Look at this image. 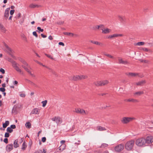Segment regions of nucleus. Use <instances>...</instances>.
<instances>
[{
    "label": "nucleus",
    "instance_id": "f257e3e1",
    "mask_svg": "<svg viewBox=\"0 0 153 153\" xmlns=\"http://www.w3.org/2000/svg\"><path fill=\"white\" fill-rule=\"evenodd\" d=\"M134 144V140H131L128 141L125 144V148L128 151H131L133 148Z\"/></svg>",
    "mask_w": 153,
    "mask_h": 153
},
{
    "label": "nucleus",
    "instance_id": "f03ea898",
    "mask_svg": "<svg viewBox=\"0 0 153 153\" xmlns=\"http://www.w3.org/2000/svg\"><path fill=\"white\" fill-rule=\"evenodd\" d=\"M136 145L139 146H144L146 145L145 139L143 137L137 139L136 141Z\"/></svg>",
    "mask_w": 153,
    "mask_h": 153
},
{
    "label": "nucleus",
    "instance_id": "7ed1b4c3",
    "mask_svg": "<svg viewBox=\"0 0 153 153\" xmlns=\"http://www.w3.org/2000/svg\"><path fill=\"white\" fill-rule=\"evenodd\" d=\"M124 149V145L121 143L117 145L114 147V150L117 152H120L122 151Z\"/></svg>",
    "mask_w": 153,
    "mask_h": 153
},
{
    "label": "nucleus",
    "instance_id": "20e7f679",
    "mask_svg": "<svg viewBox=\"0 0 153 153\" xmlns=\"http://www.w3.org/2000/svg\"><path fill=\"white\" fill-rule=\"evenodd\" d=\"M108 82L107 80L98 81L94 83L95 85L97 86H103L108 84Z\"/></svg>",
    "mask_w": 153,
    "mask_h": 153
},
{
    "label": "nucleus",
    "instance_id": "39448f33",
    "mask_svg": "<svg viewBox=\"0 0 153 153\" xmlns=\"http://www.w3.org/2000/svg\"><path fill=\"white\" fill-rule=\"evenodd\" d=\"M134 119V118L132 117H123L121 120V122L123 123L126 124Z\"/></svg>",
    "mask_w": 153,
    "mask_h": 153
},
{
    "label": "nucleus",
    "instance_id": "423d86ee",
    "mask_svg": "<svg viewBox=\"0 0 153 153\" xmlns=\"http://www.w3.org/2000/svg\"><path fill=\"white\" fill-rule=\"evenodd\" d=\"M146 143L150 144L153 142V136H148L145 139Z\"/></svg>",
    "mask_w": 153,
    "mask_h": 153
},
{
    "label": "nucleus",
    "instance_id": "0eeeda50",
    "mask_svg": "<svg viewBox=\"0 0 153 153\" xmlns=\"http://www.w3.org/2000/svg\"><path fill=\"white\" fill-rule=\"evenodd\" d=\"M75 111L77 113L81 114H86L87 113H86L85 111L83 109L79 108H77L75 109Z\"/></svg>",
    "mask_w": 153,
    "mask_h": 153
},
{
    "label": "nucleus",
    "instance_id": "6e6552de",
    "mask_svg": "<svg viewBox=\"0 0 153 153\" xmlns=\"http://www.w3.org/2000/svg\"><path fill=\"white\" fill-rule=\"evenodd\" d=\"M85 78V76L83 75H76L73 77V79L74 80H77L79 79H84Z\"/></svg>",
    "mask_w": 153,
    "mask_h": 153
},
{
    "label": "nucleus",
    "instance_id": "1a4fd4ad",
    "mask_svg": "<svg viewBox=\"0 0 153 153\" xmlns=\"http://www.w3.org/2000/svg\"><path fill=\"white\" fill-rule=\"evenodd\" d=\"M118 60V63L119 64H122L124 65H126L128 64V62L126 60L124 61L120 57H117Z\"/></svg>",
    "mask_w": 153,
    "mask_h": 153
},
{
    "label": "nucleus",
    "instance_id": "9d476101",
    "mask_svg": "<svg viewBox=\"0 0 153 153\" xmlns=\"http://www.w3.org/2000/svg\"><path fill=\"white\" fill-rule=\"evenodd\" d=\"M13 148V144H9L7 145L6 147V151L9 152L11 151Z\"/></svg>",
    "mask_w": 153,
    "mask_h": 153
},
{
    "label": "nucleus",
    "instance_id": "9b49d317",
    "mask_svg": "<svg viewBox=\"0 0 153 153\" xmlns=\"http://www.w3.org/2000/svg\"><path fill=\"white\" fill-rule=\"evenodd\" d=\"M126 74L128 76H131L132 77H135L137 76H138L139 77H143L142 76H140L139 75V74L137 73H128Z\"/></svg>",
    "mask_w": 153,
    "mask_h": 153
},
{
    "label": "nucleus",
    "instance_id": "f8f14e48",
    "mask_svg": "<svg viewBox=\"0 0 153 153\" xmlns=\"http://www.w3.org/2000/svg\"><path fill=\"white\" fill-rule=\"evenodd\" d=\"M101 30H102V33L104 34H107L109 33L111 31V30L108 28H105L104 27V28H102L101 29Z\"/></svg>",
    "mask_w": 153,
    "mask_h": 153
},
{
    "label": "nucleus",
    "instance_id": "ddd939ff",
    "mask_svg": "<svg viewBox=\"0 0 153 153\" xmlns=\"http://www.w3.org/2000/svg\"><path fill=\"white\" fill-rule=\"evenodd\" d=\"M4 45L5 48H6V51L8 53H10L12 52V50L11 48L9 47V46L5 43H4Z\"/></svg>",
    "mask_w": 153,
    "mask_h": 153
},
{
    "label": "nucleus",
    "instance_id": "4468645a",
    "mask_svg": "<svg viewBox=\"0 0 153 153\" xmlns=\"http://www.w3.org/2000/svg\"><path fill=\"white\" fill-rule=\"evenodd\" d=\"M10 9V8H8L5 10L4 17H6V19H7L9 16V10Z\"/></svg>",
    "mask_w": 153,
    "mask_h": 153
},
{
    "label": "nucleus",
    "instance_id": "2eb2a0df",
    "mask_svg": "<svg viewBox=\"0 0 153 153\" xmlns=\"http://www.w3.org/2000/svg\"><path fill=\"white\" fill-rule=\"evenodd\" d=\"M39 109L37 108H34L31 111V113L32 114H39Z\"/></svg>",
    "mask_w": 153,
    "mask_h": 153
},
{
    "label": "nucleus",
    "instance_id": "dca6fc26",
    "mask_svg": "<svg viewBox=\"0 0 153 153\" xmlns=\"http://www.w3.org/2000/svg\"><path fill=\"white\" fill-rule=\"evenodd\" d=\"M62 122V120L61 118L59 117H56V122L57 124L61 123Z\"/></svg>",
    "mask_w": 153,
    "mask_h": 153
},
{
    "label": "nucleus",
    "instance_id": "f3484780",
    "mask_svg": "<svg viewBox=\"0 0 153 153\" xmlns=\"http://www.w3.org/2000/svg\"><path fill=\"white\" fill-rule=\"evenodd\" d=\"M90 42L93 44H94L97 45H100L101 46H102L103 45V44L102 43L100 42H97V41L91 40L90 41Z\"/></svg>",
    "mask_w": 153,
    "mask_h": 153
},
{
    "label": "nucleus",
    "instance_id": "a211bd4d",
    "mask_svg": "<svg viewBox=\"0 0 153 153\" xmlns=\"http://www.w3.org/2000/svg\"><path fill=\"white\" fill-rule=\"evenodd\" d=\"M0 29L1 31L4 33H5L6 31V29L3 26V25L0 23Z\"/></svg>",
    "mask_w": 153,
    "mask_h": 153
},
{
    "label": "nucleus",
    "instance_id": "6ab92c4d",
    "mask_svg": "<svg viewBox=\"0 0 153 153\" xmlns=\"http://www.w3.org/2000/svg\"><path fill=\"white\" fill-rule=\"evenodd\" d=\"M27 147V145L26 144V143L25 141H24L23 142L22 147L21 148V149L22 150H25L26 149Z\"/></svg>",
    "mask_w": 153,
    "mask_h": 153
},
{
    "label": "nucleus",
    "instance_id": "aec40b11",
    "mask_svg": "<svg viewBox=\"0 0 153 153\" xmlns=\"http://www.w3.org/2000/svg\"><path fill=\"white\" fill-rule=\"evenodd\" d=\"M118 17V19H119V20L121 22H123L125 21V17L123 16H119Z\"/></svg>",
    "mask_w": 153,
    "mask_h": 153
},
{
    "label": "nucleus",
    "instance_id": "412c9836",
    "mask_svg": "<svg viewBox=\"0 0 153 153\" xmlns=\"http://www.w3.org/2000/svg\"><path fill=\"white\" fill-rule=\"evenodd\" d=\"M146 83L145 80H142L137 83L136 84L138 85L141 86L143 85Z\"/></svg>",
    "mask_w": 153,
    "mask_h": 153
},
{
    "label": "nucleus",
    "instance_id": "4be33fe9",
    "mask_svg": "<svg viewBox=\"0 0 153 153\" xmlns=\"http://www.w3.org/2000/svg\"><path fill=\"white\" fill-rule=\"evenodd\" d=\"M18 141L17 140H15L13 143V145L14 146V147L15 148H17L19 146V145L18 143Z\"/></svg>",
    "mask_w": 153,
    "mask_h": 153
},
{
    "label": "nucleus",
    "instance_id": "5701e85b",
    "mask_svg": "<svg viewBox=\"0 0 153 153\" xmlns=\"http://www.w3.org/2000/svg\"><path fill=\"white\" fill-rule=\"evenodd\" d=\"M9 124V122L8 121H6L5 123L3 124V128H6Z\"/></svg>",
    "mask_w": 153,
    "mask_h": 153
},
{
    "label": "nucleus",
    "instance_id": "b1692460",
    "mask_svg": "<svg viewBox=\"0 0 153 153\" xmlns=\"http://www.w3.org/2000/svg\"><path fill=\"white\" fill-rule=\"evenodd\" d=\"M108 145L107 144L103 143L101 146L99 147V148H104L107 147L108 146Z\"/></svg>",
    "mask_w": 153,
    "mask_h": 153
},
{
    "label": "nucleus",
    "instance_id": "393cba45",
    "mask_svg": "<svg viewBox=\"0 0 153 153\" xmlns=\"http://www.w3.org/2000/svg\"><path fill=\"white\" fill-rule=\"evenodd\" d=\"M97 130L99 131H105L106 130L105 128L102 127L101 126H98L97 127Z\"/></svg>",
    "mask_w": 153,
    "mask_h": 153
},
{
    "label": "nucleus",
    "instance_id": "a878e982",
    "mask_svg": "<svg viewBox=\"0 0 153 153\" xmlns=\"http://www.w3.org/2000/svg\"><path fill=\"white\" fill-rule=\"evenodd\" d=\"M128 102H138V101L135 99H129L127 100Z\"/></svg>",
    "mask_w": 153,
    "mask_h": 153
},
{
    "label": "nucleus",
    "instance_id": "bb28decb",
    "mask_svg": "<svg viewBox=\"0 0 153 153\" xmlns=\"http://www.w3.org/2000/svg\"><path fill=\"white\" fill-rule=\"evenodd\" d=\"M25 126L26 128H30L31 127V124L29 122H27L25 124Z\"/></svg>",
    "mask_w": 153,
    "mask_h": 153
},
{
    "label": "nucleus",
    "instance_id": "cd10ccee",
    "mask_svg": "<svg viewBox=\"0 0 153 153\" xmlns=\"http://www.w3.org/2000/svg\"><path fill=\"white\" fill-rule=\"evenodd\" d=\"M144 92L143 91H139L138 92H136L134 94L135 95H137L138 96H140L143 94Z\"/></svg>",
    "mask_w": 153,
    "mask_h": 153
},
{
    "label": "nucleus",
    "instance_id": "c85d7f7f",
    "mask_svg": "<svg viewBox=\"0 0 153 153\" xmlns=\"http://www.w3.org/2000/svg\"><path fill=\"white\" fill-rule=\"evenodd\" d=\"M29 7L31 8H34L36 7H38L39 6L37 4H30Z\"/></svg>",
    "mask_w": 153,
    "mask_h": 153
},
{
    "label": "nucleus",
    "instance_id": "c756f323",
    "mask_svg": "<svg viewBox=\"0 0 153 153\" xmlns=\"http://www.w3.org/2000/svg\"><path fill=\"white\" fill-rule=\"evenodd\" d=\"M117 34H114L111 35L109 36L108 38L109 39H111L113 37H117Z\"/></svg>",
    "mask_w": 153,
    "mask_h": 153
},
{
    "label": "nucleus",
    "instance_id": "7c9ffc66",
    "mask_svg": "<svg viewBox=\"0 0 153 153\" xmlns=\"http://www.w3.org/2000/svg\"><path fill=\"white\" fill-rule=\"evenodd\" d=\"M12 66L14 68L18 67L17 64L16 62L13 61L12 62Z\"/></svg>",
    "mask_w": 153,
    "mask_h": 153
},
{
    "label": "nucleus",
    "instance_id": "2f4dec72",
    "mask_svg": "<svg viewBox=\"0 0 153 153\" xmlns=\"http://www.w3.org/2000/svg\"><path fill=\"white\" fill-rule=\"evenodd\" d=\"M145 43L143 42H137L136 45L140 46V45H143Z\"/></svg>",
    "mask_w": 153,
    "mask_h": 153
},
{
    "label": "nucleus",
    "instance_id": "473e14b6",
    "mask_svg": "<svg viewBox=\"0 0 153 153\" xmlns=\"http://www.w3.org/2000/svg\"><path fill=\"white\" fill-rule=\"evenodd\" d=\"M95 28L97 29H99L100 28H104V25H100L95 26Z\"/></svg>",
    "mask_w": 153,
    "mask_h": 153
},
{
    "label": "nucleus",
    "instance_id": "72a5a7b5",
    "mask_svg": "<svg viewBox=\"0 0 153 153\" xmlns=\"http://www.w3.org/2000/svg\"><path fill=\"white\" fill-rule=\"evenodd\" d=\"M7 131L9 133H11L13 131V130L10 127H8L7 129Z\"/></svg>",
    "mask_w": 153,
    "mask_h": 153
},
{
    "label": "nucleus",
    "instance_id": "f704fd0d",
    "mask_svg": "<svg viewBox=\"0 0 153 153\" xmlns=\"http://www.w3.org/2000/svg\"><path fill=\"white\" fill-rule=\"evenodd\" d=\"M22 66L24 68V69L28 73H29L30 71L27 68V67H26L25 66H24L23 65H22Z\"/></svg>",
    "mask_w": 153,
    "mask_h": 153
},
{
    "label": "nucleus",
    "instance_id": "c9c22d12",
    "mask_svg": "<svg viewBox=\"0 0 153 153\" xmlns=\"http://www.w3.org/2000/svg\"><path fill=\"white\" fill-rule=\"evenodd\" d=\"M47 100H45V101H42V106L43 107H44L46 105L47 103Z\"/></svg>",
    "mask_w": 153,
    "mask_h": 153
},
{
    "label": "nucleus",
    "instance_id": "e433bc0d",
    "mask_svg": "<svg viewBox=\"0 0 153 153\" xmlns=\"http://www.w3.org/2000/svg\"><path fill=\"white\" fill-rule=\"evenodd\" d=\"M45 55L48 58L51 59L52 60H54V58L52 56H51L50 55L48 54H47L45 53Z\"/></svg>",
    "mask_w": 153,
    "mask_h": 153
},
{
    "label": "nucleus",
    "instance_id": "4c0bfd02",
    "mask_svg": "<svg viewBox=\"0 0 153 153\" xmlns=\"http://www.w3.org/2000/svg\"><path fill=\"white\" fill-rule=\"evenodd\" d=\"M15 69L18 72L20 73H22V71L20 69L18 66L15 68Z\"/></svg>",
    "mask_w": 153,
    "mask_h": 153
},
{
    "label": "nucleus",
    "instance_id": "58836bf2",
    "mask_svg": "<svg viewBox=\"0 0 153 153\" xmlns=\"http://www.w3.org/2000/svg\"><path fill=\"white\" fill-rule=\"evenodd\" d=\"M64 34L65 35H67L68 36H70V35H71L72 36H73V34L71 33H68V32H64Z\"/></svg>",
    "mask_w": 153,
    "mask_h": 153
},
{
    "label": "nucleus",
    "instance_id": "ea45409f",
    "mask_svg": "<svg viewBox=\"0 0 153 153\" xmlns=\"http://www.w3.org/2000/svg\"><path fill=\"white\" fill-rule=\"evenodd\" d=\"M28 82H29L32 85H33L35 87H36L37 86V85L35 84L33 82H32V81H30V80H27Z\"/></svg>",
    "mask_w": 153,
    "mask_h": 153
},
{
    "label": "nucleus",
    "instance_id": "a19ab883",
    "mask_svg": "<svg viewBox=\"0 0 153 153\" xmlns=\"http://www.w3.org/2000/svg\"><path fill=\"white\" fill-rule=\"evenodd\" d=\"M104 55L111 58H113V56L109 54H105Z\"/></svg>",
    "mask_w": 153,
    "mask_h": 153
},
{
    "label": "nucleus",
    "instance_id": "79ce46f5",
    "mask_svg": "<svg viewBox=\"0 0 153 153\" xmlns=\"http://www.w3.org/2000/svg\"><path fill=\"white\" fill-rule=\"evenodd\" d=\"M21 16V14L20 13H19L16 16V17L17 19H19L20 18Z\"/></svg>",
    "mask_w": 153,
    "mask_h": 153
},
{
    "label": "nucleus",
    "instance_id": "37998d69",
    "mask_svg": "<svg viewBox=\"0 0 153 153\" xmlns=\"http://www.w3.org/2000/svg\"><path fill=\"white\" fill-rule=\"evenodd\" d=\"M9 134L8 132H6L4 134V137H9Z\"/></svg>",
    "mask_w": 153,
    "mask_h": 153
},
{
    "label": "nucleus",
    "instance_id": "c03bdc74",
    "mask_svg": "<svg viewBox=\"0 0 153 153\" xmlns=\"http://www.w3.org/2000/svg\"><path fill=\"white\" fill-rule=\"evenodd\" d=\"M37 29H38V30H39V31L41 32H42L43 31H44V30L43 29H41V27H37Z\"/></svg>",
    "mask_w": 153,
    "mask_h": 153
},
{
    "label": "nucleus",
    "instance_id": "a18cd8bd",
    "mask_svg": "<svg viewBox=\"0 0 153 153\" xmlns=\"http://www.w3.org/2000/svg\"><path fill=\"white\" fill-rule=\"evenodd\" d=\"M32 145V141H30L28 143V146L30 148H31V146Z\"/></svg>",
    "mask_w": 153,
    "mask_h": 153
},
{
    "label": "nucleus",
    "instance_id": "49530a36",
    "mask_svg": "<svg viewBox=\"0 0 153 153\" xmlns=\"http://www.w3.org/2000/svg\"><path fill=\"white\" fill-rule=\"evenodd\" d=\"M140 61L141 62H144L145 63H148L149 62L148 60H142V59H140Z\"/></svg>",
    "mask_w": 153,
    "mask_h": 153
},
{
    "label": "nucleus",
    "instance_id": "de8ad7c7",
    "mask_svg": "<svg viewBox=\"0 0 153 153\" xmlns=\"http://www.w3.org/2000/svg\"><path fill=\"white\" fill-rule=\"evenodd\" d=\"M37 63H38L39 64V65H42L43 66V67H45L46 68H48V67L46 66H45V65H43L42 64V63H41L39 62L38 61H37Z\"/></svg>",
    "mask_w": 153,
    "mask_h": 153
},
{
    "label": "nucleus",
    "instance_id": "09e8293b",
    "mask_svg": "<svg viewBox=\"0 0 153 153\" xmlns=\"http://www.w3.org/2000/svg\"><path fill=\"white\" fill-rule=\"evenodd\" d=\"M5 91V89L4 88H0V91L2 92H4Z\"/></svg>",
    "mask_w": 153,
    "mask_h": 153
},
{
    "label": "nucleus",
    "instance_id": "8fccbe9b",
    "mask_svg": "<svg viewBox=\"0 0 153 153\" xmlns=\"http://www.w3.org/2000/svg\"><path fill=\"white\" fill-rule=\"evenodd\" d=\"M33 35L35 36L36 37H38V35L36 31H34L33 32Z\"/></svg>",
    "mask_w": 153,
    "mask_h": 153
},
{
    "label": "nucleus",
    "instance_id": "3c124183",
    "mask_svg": "<svg viewBox=\"0 0 153 153\" xmlns=\"http://www.w3.org/2000/svg\"><path fill=\"white\" fill-rule=\"evenodd\" d=\"M46 138L45 137H42V141L44 143L46 141Z\"/></svg>",
    "mask_w": 153,
    "mask_h": 153
},
{
    "label": "nucleus",
    "instance_id": "603ef678",
    "mask_svg": "<svg viewBox=\"0 0 153 153\" xmlns=\"http://www.w3.org/2000/svg\"><path fill=\"white\" fill-rule=\"evenodd\" d=\"M0 71L3 74H4L5 73L4 70L2 68H1L0 69Z\"/></svg>",
    "mask_w": 153,
    "mask_h": 153
},
{
    "label": "nucleus",
    "instance_id": "864d4df0",
    "mask_svg": "<svg viewBox=\"0 0 153 153\" xmlns=\"http://www.w3.org/2000/svg\"><path fill=\"white\" fill-rule=\"evenodd\" d=\"M141 50H143L144 51H149V50L148 49V48H142Z\"/></svg>",
    "mask_w": 153,
    "mask_h": 153
},
{
    "label": "nucleus",
    "instance_id": "5fc2aeb1",
    "mask_svg": "<svg viewBox=\"0 0 153 153\" xmlns=\"http://www.w3.org/2000/svg\"><path fill=\"white\" fill-rule=\"evenodd\" d=\"M4 142L6 144L8 143V140L7 138H5L4 140Z\"/></svg>",
    "mask_w": 153,
    "mask_h": 153
},
{
    "label": "nucleus",
    "instance_id": "6e6d98bb",
    "mask_svg": "<svg viewBox=\"0 0 153 153\" xmlns=\"http://www.w3.org/2000/svg\"><path fill=\"white\" fill-rule=\"evenodd\" d=\"M10 127L12 129H15L16 128V126L15 125H12L10 126Z\"/></svg>",
    "mask_w": 153,
    "mask_h": 153
},
{
    "label": "nucleus",
    "instance_id": "4d7b16f0",
    "mask_svg": "<svg viewBox=\"0 0 153 153\" xmlns=\"http://www.w3.org/2000/svg\"><path fill=\"white\" fill-rule=\"evenodd\" d=\"M15 10H11L10 11V13L11 15H12L13 14Z\"/></svg>",
    "mask_w": 153,
    "mask_h": 153
},
{
    "label": "nucleus",
    "instance_id": "13d9d810",
    "mask_svg": "<svg viewBox=\"0 0 153 153\" xmlns=\"http://www.w3.org/2000/svg\"><path fill=\"white\" fill-rule=\"evenodd\" d=\"M80 140H78V142L77 143H75V145H76L77 146L78 145H80Z\"/></svg>",
    "mask_w": 153,
    "mask_h": 153
},
{
    "label": "nucleus",
    "instance_id": "bf43d9fd",
    "mask_svg": "<svg viewBox=\"0 0 153 153\" xmlns=\"http://www.w3.org/2000/svg\"><path fill=\"white\" fill-rule=\"evenodd\" d=\"M20 96L21 97H25V95L24 94H20Z\"/></svg>",
    "mask_w": 153,
    "mask_h": 153
},
{
    "label": "nucleus",
    "instance_id": "052dcab7",
    "mask_svg": "<svg viewBox=\"0 0 153 153\" xmlns=\"http://www.w3.org/2000/svg\"><path fill=\"white\" fill-rule=\"evenodd\" d=\"M28 73L33 77H35V75L34 74H32L31 73V71L30 72H29Z\"/></svg>",
    "mask_w": 153,
    "mask_h": 153
},
{
    "label": "nucleus",
    "instance_id": "680f3d73",
    "mask_svg": "<svg viewBox=\"0 0 153 153\" xmlns=\"http://www.w3.org/2000/svg\"><path fill=\"white\" fill-rule=\"evenodd\" d=\"M59 45H62V46H64V43L62 42H60L59 43Z\"/></svg>",
    "mask_w": 153,
    "mask_h": 153
},
{
    "label": "nucleus",
    "instance_id": "e2e57ef3",
    "mask_svg": "<svg viewBox=\"0 0 153 153\" xmlns=\"http://www.w3.org/2000/svg\"><path fill=\"white\" fill-rule=\"evenodd\" d=\"M23 64L26 67H27L28 66V64L27 63V62H26L25 61L24 62Z\"/></svg>",
    "mask_w": 153,
    "mask_h": 153
},
{
    "label": "nucleus",
    "instance_id": "0e129e2a",
    "mask_svg": "<svg viewBox=\"0 0 153 153\" xmlns=\"http://www.w3.org/2000/svg\"><path fill=\"white\" fill-rule=\"evenodd\" d=\"M48 68L49 69V70H51V72L53 74H55V72L54 71H53V70H52L50 68H49L48 67Z\"/></svg>",
    "mask_w": 153,
    "mask_h": 153
},
{
    "label": "nucleus",
    "instance_id": "69168bd1",
    "mask_svg": "<svg viewBox=\"0 0 153 153\" xmlns=\"http://www.w3.org/2000/svg\"><path fill=\"white\" fill-rule=\"evenodd\" d=\"M56 117H53L51 118V120H52V121H56Z\"/></svg>",
    "mask_w": 153,
    "mask_h": 153
},
{
    "label": "nucleus",
    "instance_id": "338daca9",
    "mask_svg": "<svg viewBox=\"0 0 153 153\" xmlns=\"http://www.w3.org/2000/svg\"><path fill=\"white\" fill-rule=\"evenodd\" d=\"M41 36L43 38H45L47 37V36L45 35L42 33L41 34Z\"/></svg>",
    "mask_w": 153,
    "mask_h": 153
},
{
    "label": "nucleus",
    "instance_id": "774afa93",
    "mask_svg": "<svg viewBox=\"0 0 153 153\" xmlns=\"http://www.w3.org/2000/svg\"><path fill=\"white\" fill-rule=\"evenodd\" d=\"M48 38L50 40H52L53 39L51 35L48 37Z\"/></svg>",
    "mask_w": 153,
    "mask_h": 153
}]
</instances>
